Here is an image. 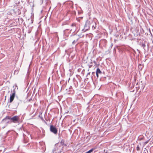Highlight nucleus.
<instances>
[{
	"instance_id": "ddd939ff",
	"label": "nucleus",
	"mask_w": 153,
	"mask_h": 153,
	"mask_svg": "<svg viewBox=\"0 0 153 153\" xmlns=\"http://www.w3.org/2000/svg\"><path fill=\"white\" fill-rule=\"evenodd\" d=\"M15 32V29H14L13 28H12V27H10V33L12 32Z\"/></svg>"
},
{
	"instance_id": "393cba45",
	"label": "nucleus",
	"mask_w": 153,
	"mask_h": 153,
	"mask_svg": "<svg viewBox=\"0 0 153 153\" xmlns=\"http://www.w3.org/2000/svg\"><path fill=\"white\" fill-rule=\"evenodd\" d=\"M95 27H96V26H94V25H92V28H93V29H95V28H96Z\"/></svg>"
},
{
	"instance_id": "bb28decb",
	"label": "nucleus",
	"mask_w": 153,
	"mask_h": 153,
	"mask_svg": "<svg viewBox=\"0 0 153 153\" xmlns=\"http://www.w3.org/2000/svg\"><path fill=\"white\" fill-rule=\"evenodd\" d=\"M96 74V76H97V78L98 77V74Z\"/></svg>"
},
{
	"instance_id": "f3484780",
	"label": "nucleus",
	"mask_w": 153,
	"mask_h": 153,
	"mask_svg": "<svg viewBox=\"0 0 153 153\" xmlns=\"http://www.w3.org/2000/svg\"><path fill=\"white\" fill-rule=\"evenodd\" d=\"M56 148L52 150V152L51 153H56Z\"/></svg>"
},
{
	"instance_id": "4468645a",
	"label": "nucleus",
	"mask_w": 153,
	"mask_h": 153,
	"mask_svg": "<svg viewBox=\"0 0 153 153\" xmlns=\"http://www.w3.org/2000/svg\"><path fill=\"white\" fill-rule=\"evenodd\" d=\"M140 45L144 50H145V48L146 45L144 43H142V44Z\"/></svg>"
},
{
	"instance_id": "6ab92c4d",
	"label": "nucleus",
	"mask_w": 153,
	"mask_h": 153,
	"mask_svg": "<svg viewBox=\"0 0 153 153\" xmlns=\"http://www.w3.org/2000/svg\"><path fill=\"white\" fill-rule=\"evenodd\" d=\"M141 85H142V86L141 87V88L142 89H143L145 86V84H141Z\"/></svg>"
},
{
	"instance_id": "2f4dec72",
	"label": "nucleus",
	"mask_w": 153,
	"mask_h": 153,
	"mask_svg": "<svg viewBox=\"0 0 153 153\" xmlns=\"http://www.w3.org/2000/svg\"><path fill=\"white\" fill-rule=\"evenodd\" d=\"M95 74V72H93L92 73V74Z\"/></svg>"
},
{
	"instance_id": "6e6552de",
	"label": "nucleus",
	"mask_w": 153,
	"mask_h": 153,
	"mask_svg": "<svg viewBox=\"0 0 153 153\" xmlns=\"http://www.w3.org/2000/svg\"><path fill=\"white\" fill-rule=\"evenodd\" d=\"M15 92H13L11 95H10V102H12L15 97Z\"/></svg>"
},
{
	"instance_id": "72a5a7b5",
	"label": "nucleus",
	"mask_w": 153,
	"mask_h": 153,
	"mask_svg": "<svg viewBox=\"0 0 153 153\" xmlns=\"http://www.w3.org/2000/svg\"><path fill=\"white\" fill-rule=\"evenodd\" d=\"M15 72H16V71H14V73H15Z\"/></svg>"
},
{
	"instance_id": "a211bd4d",
	"label": "nucleus",
	"mask_w": 153,
	"mask_h": 153,
	"mask_svg": "<svg viewBox=\"0 0 153 153\" xmlns=\"http://www.w3.org/2000/svg\"><path fill=\"white\" fill-rule=\"evenodd\" d=\"M77 41H76V40H73V41L72 42V44L73 45L75 44V43H76L77 42Z\"/></svg>"
},
{
	"instance_id": "39448f33",
	"label": "nucleus",
	"mask_w": 153,
	"mask_h": 153,
	"mask_svg": "<svg viewBox=\"0 0 153 153\" xmlns=\"http://www.w3.org/2000/svg\"><path fill=\"white\" fill-rule=\"evenodd\" d=\"M50 131L55 134H57V130L56 128L53 125H51Z\"/></svg>"
},
{
	"instance_id": "c756f323",
	"label": "nucleus",
	"mask_w": 153,
	"mask_h": 153,
	"mask_svg": "<svg viewBox=\"0 0 153 153\" xmlns=\"http://www.w3.org/2000/svg\"><path fill=\"white\" fill-rule=\"evenodd\" d=\"M89 68H91V66H92V65H89Z\"/></svg>"
},
{
	"instance_id": "1a4fd4ad",
	"label": "nucleus",
	"mask_w": 153,
	"mask_h": 153,
	"mask_svg": "<svg viewBox=\"0 0 153 153\" xmlns=\"http://www.w3.org/2000/svg\"><path fill=\"white\" fill-rule=\"evenodd\" d=\"M13 91H12L11 92L12 93L15 92V93H16L15 90H16V89L17 90L18 89L17 86L16 84H15L13 86Z\"/></svg>"
},
{
	"instance_id": "412c9836",
	"label": "nucleus",
	"mask_w": 153,
	"mask_h": 153,
	"mask_svg": "<svg viewBox=\"0 0 153 153\" xmlns=\"http://www.w3.org/2000/svg\"><path fill=\"white\" fill-rule=\"evenodd\" d=\"M31 21V23H30V24H32L33 23V20L32 19H28V21Z\"/></svg>"
},
{
	"instance_id": "2eb2a0df",
	"label": "nucleus",
	"mask_w": 153,
	"mask_h": 153,
	"mask_svg": "<svg viewBox=\"0 0 153 153\" xmlns=\"http://www.w3.org/2000/svg\"><path fill=\"white\" fill-rule=\"evenodd\" d=\"M64 143H65V140H64L63 139H62L61 140V141L60 142V143L62 145H63V144H64Z\"/></svg>"
},
{
	"instance_id": "9b49d317",
	"label": "nucleus",
	"mask_w": 153,
	"mask_h": 153,
	"mask_svg": "<svg viewBox=\"0 0 153 153\" xmlns=\"http://www.w3.org/2000/svg\"><path fill=\"white\" fill-rule=\"evenodd\" d=\"M96 74H102V72H101V71H100V69L98 68L97 69V70H96Z\"/></svg>"
},
{
	"instance_id": "dca6fc26",
	"label": "nucleus",
	"mask_w": 153,
	"mask_h": 153,
	"mask_svg": "<svg viewBox=\"0 0 153 153\" xmlns=\"http://www.w3.org/2000/svg\"><path fill=\"white\" fill-rule=\"evenodd\" d=\"M66 93L68 94H72V92H71V91L70 90L69 88H67L66 89Z\"/></svg>"
},
{
	"instance_id": "9d476101",
	"label": "nucleus",
	"mask_w": 153,
	"mask_h": 153,
	"mask_svg": "<svg viewBox=\"0 0 153 153\" xmlns=\"http://www.w3.org/2000/svg\"><path fill=\"white\" fill-rule=\"evenodd\" d=\"M74 85L75 88L77 87L78 85V82L76 80H74Z\"/></svg>"
},
{
	"instance_id": "aec40b11",
	"label": "nucleus",
	"mask_w": 153,
	"mask_h": 153,
	"mask_svg": "<svg viewBox=\"0 0 153 153\" xmlns=\"http://www.w3.org/2000/svg\"><path fill=\"white\" fill-rule=\"evenodd\" d=\"M79 36V38H82L84 36V35H82V34H80L79 35H77Z\"/></svg>"
},
{
	"instance_id": "0eeeda50",
	"label": "nucleus",
	"mask_w": 153,
	"mask_h": 153,
	"mask_svg": "<svg viewBox=\"0 0 153 153\" xmlns=\"http://www.w3.org/2000/svg\"><path fill=\"white\" fill-rule=\"evenodd\" d=\"M79 39V36L77 35H74L71 36V39L72 40H76L78 41Z\"/></svg>"
},
{
	"instance_id": "f257e3e1",
	"label": "nucleus",
	"mask_w": 153,
	"mask_h": 153,
	"mask_svg": "<svg viewBox=\"0 0 153 153\" xmlns=\"http://www.w3.org/2000/svg\"><path fill=\"white\" fill-rule=\"evenodd\" d=\"M22 7L20 5H15L13 9L12 10L16 15H19L21 13V9Z\"/></svg>"
},
{
	"instance_id": "cd10ccee",
	"label": "nucleus",
	"mask_w": 153,
	"mask_h": 153,
	"mask_svg": "<svg viewBox=\"0 0 153 153\" xmlns=\"http://www.w3.org/2000/svg\"><path fill=\"white\" fill-rule=\"evenodd\" d=\"M63 145H64L65 146H67V144L64 143V144H63Z\"/></svg>"
},
{
	"instance_id": "423d86ee",
	"label": "nucleus",
	"mask_w": 153,
	"mask_h": 153,
	"mask_svg": "<svg viewBox=\"0 0 153 153\" xmlns=\"http://www.w3.org/2000/svg\"><path fill=\"white\" fill-rule=\"evenodd\" d=\"M19 118L17 116H15L13 117L10 118V122L16 123L19 121Z\"/></svg>"
},
{
	"instance_id": "a878e982",
	"label": "nucleus",
	"mask_w": 153,
	"mask_h": 153,
	"mask_svg": "<svg viewBox=\"0 0 153 153\" xmlns=\"http://www.w3.org/2000/svg\"><path fill=\"white\" fill-rule=\"evenodd\" d=\"M90 72L88 73L87 74L86 76L87 77L88 75H90Z\"/></svg>"
},
{
	"instance_id": "b1692460",
	"label": "nucleus",
	"mask_w": 153,
	"mask_h": 153,
	"mask_svg": "<svg viewBox=\"0 0 153 153\" xmlns=\"http://www.w3.org/2000/svg\"><path fill=\"white\" fill-rule=\"evenodd\" d=\"M31 30L29 29L27 31V33H30L31 32Z\"/></svg>"
},
{
	"instance_id": "5701e85b",
	"label": "nucleus",
	"mask_w": 153,
	"mask_h": 153,
	"mask_svg": "<svg viewBox=\"0 0 153 153\" xmlns=\"http://www.w3.org/2000/svg\"><path fill=\"white\" fill-rule=\"evenodd\" d=\"M149 140H148L147 141L145 142L144 143V145H146V144H147L149 142Z\"/></svg>"
},
{
	"instance_id": "f03ea898",
	"label": "nucleus",
	"mask_w": 153,
	"mask_h": 153,
	"mask_svg": "<svg viewBox=\"0 0 153 153\" xmlns=\"http://www.w3.org/2000/svg\"><path fill=\"white\" fill-rule=\"evenodd\" d=\"M91 22L92 23L88 20L86 21L84 28L82 30V32H84L89 29Z\"/></svg>"
},
{
	"instance_id": "4be33fe9",
	"label": "nucleus",
	"mask_w": 153,
	"mask_h": 153,
	"mask_svg": "<svg viewBox=\"0 0 153 153\" xmlns=\"http://www.w3.org/2000/svg\"><path fill=\"white\" fill-rule=\"evenodd\" d=\"M140 148L139 147V146H137L136 148V149H137V151H139L140 150Z\"/></svg>"
},
{
	"instance_id": "7c9ffc66",
	"label": "nucleus",
	"mask_w": 153,
	"mask_h": 153,
	"mask_svg": "<svg viewBox=\"0 0 153 153\" xmlns=\"http://www.w3.org/2000/svg\"><path fill=\"white\" fill-rule=\"evenodd\" d=\"M90 36V35H88V34H87L86 35V37H87V36Z\"/></svg>"
},
{
	"instance_id": "7ed1b4c3",
	"label": "nucleus",
	"mask_w": 153,
	"mask_h": 153,
	"mask_svg": "<svg viewBox=\"0 0 153 153\" xmlns=\"http://www.w3.org/2000/svg\"><path fill=\"white\" fill-rule=\"evenodd\" d=\"M10 123V116H7L4 119L1 121L2 124L7 126Z\"/></svg>"
},
{
	"instance_id": "c85d7f7f",
	"label": "nucleus",
	"mask_w": 153,
	"mask_h": 153,
	"mask_svg": "<svg viewBox=\"0 0 153 153\" xmlns=\"http://www.w3.org/2000/svg\"><path fill=\"white\" fill-rule=\"evenodd\" d=\"M94 63L95 64H96V62L95 61H94Z\"/></svg>"
},
{
	"instance_id": "20e7f679",
	"label": "nucleus",
	"mask_w": 153,
	"mask_h": 153,
	"mask_svg": "<svg viewBox=\"0 0 153 153\" xmlns=\"http://www.w3.org/2000/svg\"><path fill=\"white\" fill-rule=\"evenodd\" d=\"M76 30V26L75 24H73L71 25V28L70 29H66L64 30V33H65L66 30H70V31L72 33L74 32Z\"/></svg>"
},
{
	"instance_id": "f8f14e48",
	"label": "nucleus",
	"mask_w": 153,
	"mask_h": 153,
	"mask_svg": "<svg viewBox=\"0 0 153 153\" xmlns=\"http://www.w3.org/2000/svg\"><path fill=\"white\" fill-rule=\"evenodd\" d=\"M71 91V92H72V93H73L74 92V90L73 89L72 87L71 86H70V87L68 88Z\"/></svg>"
},
{
	"instance_id": "473e14b6",
	"label": "nucleus",
	"mask_w": 153,
	"mask_h": 153,
	"mask_svg": "<svg viewBox=\"0 0 153 153\" xmlns=\"http://www.w3.org/2000/svg\"><path fill=\"white\" fill-rule=\"evenodd\" d=\"M112 46H113V44H111V47H112Z\"/></svg>"
}]
</instances>
